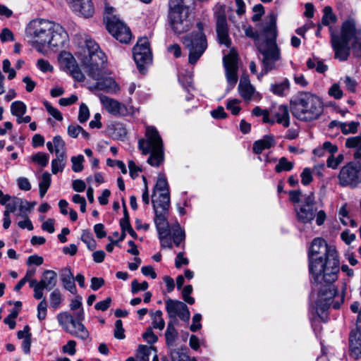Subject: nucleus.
<instances>
[{"label": "nucleus", "instance_id": "obj_63", "mask_svg": "<svg viewBox=\"0 0 361 361\" xmlns=\"http://www.w3.org/2000/svg\"><path fill=\"white\" fill-rule=\"evenodd\" d=\"M111 303V298H107L102 301H99V302H97L94 305V308L97 310H101L102 312H104L108 310V308L110 307Z\"/></svg>", "mask_w": 361, "mask_h": 361}, {"label": "nucleus", "instance_id": "obj_58", "mask_svg": "<svg viewBox=\"0 0 361 361\" xmlns=\"http://www.w3.org/2000/svg\"><path fill=\"white\" fill-rule=\"evenodd\" d=\"M202 319V315L199 313L195 314L192 317V324H191L190 329L192 332H196L201 329L202 324L200 323Z\"/></svg>", "mask_w": 361, "mask_h": 361}, {"label": "nucleus", "instance_id": "obj_18", "mask_svg": "<svg viewBox=\"0 0 361 361\" xmlns=\"http://www.w3.org/2000/svg\"><path fill=\"white\" fill-rule=\"evenodd\" d=\"M224 66L226 71V80L229 89H233L238 82V64L235 56L228 55L223 59Z\"/></svg>", "mask_w": 361, "mask_h": 361}, {"label": "nucleus", "instance_id": "obj_20", "mask_svg": "<svg viewBox=\"0 0 361 361\" xmlns=\"http://www.w3.org/2000/svg\"><path fill=\"white\" fill-rule=\"evenodd\" d=\"M152 204L154 202L160 203L163 196H167L169 198V207H170V195L169 191V185L166 178L163 175H159L154 186L152 193Z\"/></svg>", "mask_w": 361, "mask_h": 361}, {"label": "nucleus", "instance_id": "obj_42", "mask_svg": "<svg viewBox=\"0 0 361 361\" xmlns=\"http://www.w3.org/2000/svg\"><path fill=\"white\" fill-rule=\"evenodd\" d=\"M338 124L342 133L344 135H347L349 133H355L357 131V128L360 123L358 122L352 121L348 123H338Z\"/></svg>", "mask_w": 361, "mask_h": 361}, {"label": "nucleus", "instance_id": "obj_41", "mask_svg": "<svg viewBox=\"0 0 361 361\" xmlns=\"http://www.w3.org/2000/svg\"><path fill=\"white\" fill-rule=\"evenodd\" d=\"M152 350H155V348L145 345H140L137 355L139 361H149V357Z\"/></svg>", "mask_w": 361, "mask_h": 361}, {"label": "nucleus", "instance_id": "obj_1", "mask_svg": "<svg viewBox=\"0 0 361 361\" xmlns=\"http://www.w3.org/2000/svg\"><path fill=\"white\" fill-rule=\"evenodd\" d=\"M309 271L319 290V309L326 310L336 293L334 282L338 279L340 262L336 248L322 238H314L308 251Z\"/></svg>", "mask_w": 361, "mask_h": 361}, {"label": "nucleus", "instance_id": "obj_45", "mask_svg": "<svg viewBox=\"0 0 361 361\" xmlns=\"http://www.w3.org/2000/svg\"><path fill=\"white\" fill-rule=\"evenodd\" d=\"M240 101L238 99H232L227 101L226 109L229 110L233 115H238L241 108L239 106Z\"/></svg>", "mask_w": 361, "mask_h": 361}, {"label": "nucleus", "instance_id": "obj_3", "mask_svg": "<svg viewBox=\"0 0 361 361\" xmlns=\"http://www.w3.org/2000/svg\"><path fill=\"white\" fill-rule=\"evenodd\" d=\"M329 30L335 59L347 61L351 49L355 57H361V27H356L353 18H349L342 23L340 33L334 32L331 27Z\"/></svg>", "mask_w": 361, "mask_h": 361}, {"label": "nucleus", "instance_id": "obj_56", "mask_svg": "<svg viewBox=\"0 0 361 361\" xmlns=\"http://www.w3.org/2000/svg\"><path fill=\"white\" fill-rule=\"evenodd\" d=\"M131 288L133 293H136L140 290H146L148 288V283L143 281L140 283L137 280H133L131 283Z\"/></svg>", "mask_w": 361, "mask_h": 361}, {"label": "nucleus", "instance_id": "obj_16", "mask_svg": "<svg viewBox=\"0 0 361 361\" xmlns=\"http://www.w3.org/2000/svg\"><path fill=\"white\" fill-rule=\"evenodd\" d=\"M215 18L218 41L221 44H224L228 48L231 46V39L228 35V27L224 8L221 7L215 13Z\"/></svg>", "mask_w": 361, "mask_h": 361}, {"label": "nucleus", "instance_id": "obj_47", "mask_svg": "<svg viewBox=\"0 0 361 361\" xmlns=\"http://www.w3.org/2000/svg\"><path fill=\"white\" fill-rule=\"evenodd\" d=\"M44 106H45L47 112L52 116L57 121H62L63 116L61 113L55 107H54L49 102H44Z\"/></svg>", "mask_w": 361, "mask_h": 361}, {"label": "nucleus", "instance_id": "obj_61", "mask_svg": "<svg viewBox=\"0 0 361 361\" xmlns=\"http://www.w3.org/2000/svg\"><path fill=\"white\" fill-rule=\"evenodd\" d=\"M128 168L130 176L133 179L138 176V173L142 171L141 168L137 166L133 160L128 161Z\"/></svg>", "mask_w": 361, "mask_h": 361}, {"label": "nucleus", "instance_id": "obj_54", "mask_svg": "<svg viewBox=\"0 0 361 361\" xmlns=\"http://www.w3.org/2000/svg\"><path fill=\"white\" fill-rule=\"evenodd\" d=\"M301 182L304 185H309L313 180L312 171L310 168H305L301 173Z\"/></svg>", "mask_w": 361, "mask_h": 361}, {"label": "nucleus", "instance_id": "obj_14", "mask_svg": "<svg viewBox=\"0 0 361 361\" xmlns=\"http://www.w3.org/2000/svg\"><path fill=\"white\" fill-rule=\"evenodd\" d=\"M297 220L302 224L311 223L317 212V203L312 192L305 195L300 205L295 207Z\"/></svg>", "mask_w": 361, "mask_h": 361}, {"label": "nucleus", "instance_id": "obj_36", "mask_svg": "<svg viewBox=\"0 0 361 361\" xmlns=\"http://www.w3.org/2000/svg\"><path fill=\"white\" fill-rule=\"evenodd\" d=\"M81 240L86 244L87 248L93 250L97 247V243L92 233L89 231H84L81 235Z\"/></svg>", "mask_w": 361, "mask_h": 361}, {"label": "nucleus", "instance_id": "obj_38", "mask_svg": "<svg viewBox=\"0 0 361 361\" xmlns=\"http://www.w3.org/2000/svg\"><path fill=\"white\" fill-rule=\"evenodd\" d=\"M289 87L288 81L286 80L282 82L272 84L270 90L276 95L283 96L286 90Z\"/></svg>", "mask_w": 361, "mask_h": 361}, {"label": "nucleus", "instance_id": "obj_29", "mask_svg": "<svg viewBox=\"0 0 361 361\" xmlns=\"http://www.w3.org/2000/svg\"><path fill=\"white\" fill-rule=\"evenodd\" d=\"M172 242L173 244H174L176 246L178 247L181 245V243L183 242V244L182 245V247H185V231L180 227V224L177 223L173 228H172Z\"/></svg>", "mask_w": 361, "mask_h": 361}, {"label": "nucleus", "instance_id": "obj_24", "mask_svg": "<svg viewBox=\"0 0 361 361\" xmlns=\"http://www.w3.org/2000/svg\"><path fill=\"white\" fill-rule=\"evenodd\" d=\"M276 145L273 135H264L262 139L255 141L252 146L253 152L259 154L264 149H270Z\"/></svg>", "mask_w": 361, "mask_h": 361}, {"label": "nucleus", "instance_id": "obj_22", "mask_svg": "<svg viewBox=\"0 0 361 361\" xmlns=\"http://www.w3.org/2000/svg\"><path fill=\"white\" fill-rule=\"evenodd\" d=\"M287 105H280L274 110H271V115L274 123L282 125L284 128L290 126V114Z\"/></svg>", "mask_w": 361, "mask_h": 361}, {"label": "nucleus", "instance_id": "obj_62", "mask_svg": "<svg viewBox=\"0 0 361 361\" xmlns=\"http://www.w3.org/2000/svg\"><path fill=\"white\" fill-rule=\"evenodd\" d=\"M51 182V175L48 172H44L42 176L41 180L39 183V188L49 189Z\"/></svg>", "mask_w": 361, "mask_h": 361}, {"label": "nucleus", "instance_id": "obj_60", "mask_svg": "<svg viewBox=\"0 0 361 361\" xmlns=\"http://www.w3.org/2000/svg\"><path fill=\"white\" fill-rule=\"evenodd\" d=\"M189 260L187 257H184V252H180L177 254L175 259V266L177 269H179L182 265H188Z\"/></svg>", "mask_w": 361, "mask_h": 361}, {"label": "nucleus", "instance_id": "obj_49", "mask_svg": "<svg viewBox=\"0 0 361 361\" xmlns=\"http://www.w3.org/2000/svg\"><path fill=\"white\" fill-rule=\"evenodd\" d=\"M89 117H90L89 109L85 104L82 103L80 106L78 119L80 123H83L88 120Z\"/></svg>", "mask_w": 361, "mask_h": 361}, {"label": "nucleus", "instance_id": "obj_19", "mask_svg": "<svg viewBox=\"0 0 361 361\" xmlns=\"http://www.w3.org/2000/svg\"><path fill=\"white\" fill-rule=\"evenodd\" d=\"M100 101L105 109L112 116H123L127 114V108L117 100L106 96L100 97Z\"/></svg>", "mask_w": 361, "mask_h": 361}, {"label": "nucleus", "instance_id": "obj_5", "mask_svg": "<svg viewBox=\"0 0 361 361\" xmlns=\"http://www.w3.org/2000/svg\"><path fill=\"white\" fill-rule=\"evenodd\" d=\"M265 39L258 43L257 48L262 55L263 68L257 75L259 80L269 71L276 68V63L281 59V51L276 44V18L274 15L269 16V23L264 27Z\"/></svg>", "mask_w": 361, "mask_h": 361}, {"label": "nucleus", "instance_id": "obj_9", "mask_svg": "<svg viewBox=\"0 0 361 361\" xmlns=\"http://www.w3.org/2000/svg\"><path fill=\"white\" fill-rule=\"evenodd\" d=\"M160 203L154 202V224L161 248L172 249L171 228L168 222L169 198L163 196Z\"/></svg>", "mask_w": 361, "mask_h": 361}, {"label": "nucleus", "instance_id": "obj_55", "mask_svg": "<svg viewBox=\"0 0 361 361\" xmlns=\"http://www.w3.org/2000/svg\"><path fill=\"white\" fill-rule=\"evenodd\" d=\"M143 338L149 343L153 344L158 340V337L154 334L152 328H148L142 335Z\"/></svg>", "mask_w": 361, "mask_h": 361}, {"label": "nucleus", "instance_id": "obj_64", "mask_svg": "<svg viewBox=\"0 0 361 361\" xmlns=\"http://www.w3.org/2000/svg\"><path fill=\"white\" fill-rule=\"evenodd\" d=\"M37 66L41 71L44 73L51 71L53 69L49 61L42 59L37 60Z\"/></svg>", "mask_w": 361, "mask_h": 361}, {"label": "nucleus", "instance_id": "obj_6", "mask_svg": "<svg viewBox=\"0 0 361 361\" xmlns=\"http://www.w3.org/2000/svg\"><path fill=\"white\" fill-rule=\"evenodd\" d=\"M324 110L323 102L315 94L301 92L291 99L290 111L293 117L303 122H310L318 119Z\"/></svg>", "mask_w": 361, "mask_h": 361}, {"label": "nucleus", "instance_id": "obj_21", "mask_svg": "<svg viewBox=\"0 0 361 361\" xmlns=\"http://www.w3.org/2000/svg\"><path fill=\"white\" fill-rule=\"evenodd\" d=\"M63 63L67 72L78 82H83L85 80V75L80 69L76 61L71 54L63 59Z\"/></svg>", "mask_w": 361, "mask_h": 361}, {"label": "nucleus", "instance_id": "obj_43", "mask_svg": "<svg viewBox=\"0 0 361 361\" xmlns=\"http://www.w3.org/2000/svg\"><path fill=\"white\" fill-rule=\"evenodd\" d=\"M36 204L35 202H29L27 200H24L22 199V202L19 204V210H20V216L23 217H25L27 216V213L30 212L35 205Z\"/></svg>", "mask_w": 361, "mask_h": 361}, {"label": "nucleus", "instance_id": "obj_7", "mask_svg": "<svg viewBox=\"0 0 361 361\" xmlns=\"http://www.w3.org/2000/svg\"><path fill=\"white\" fill-rule=\"evenodd\" d=\"M194 0H169L168 23L176 35L188 32L193 25L190 7Z\"/></svg>", "mask_w": 361, "mask_h": 361}, {"label": "nucleus", "instance_id": "obj_32", "mask_svg": "<svg viewBox=\"0 0 361 361\" xmlns=\"http://www.w3.org/2000/svg\"><path fill=\"white\" fill-rule=\"evenodd\" d=\"M178 333L172 322H169L165 333L166 343L167 345H172L177 337Z\"/></svg>", "mask_w": 361, "mask_h": 361}, {"label": "nucleus", "instance_id": "obj_48", "mask_svg": "<svg viewBox=\"0 0 361 361\" xmlns=\"http://www.w3.org/2000/svg\"><path fill=\"white\" fill-rule=\"evenodd\" d=\"M192 290L193 288L191 285H186L182 290V296L183 300L190 305L195 303V298L190 296Z\"/></svg>", "mask_w": 361, "mask_h": 361}, {"label": "nucleus", "instance_id": "obj_8", "mask_svg": "<svg viewBox=\"0 0 361 361\" xmlns=\"http://www.w3.org/2000/svg\"><path fill=\"white\" fill-rule=\"evenodd\" d=\"M145 138L138 140V149L144 155L149 154L147 163L152 166L158 167L164 162V152L162 139L154 126H147Z\"/></svg>", "mask_w": 361, "mask_h": 361}, {"label": "nucleus", "instance_id": "obj_59", "mask_svg": "<svg viewBox=\"0 0 361 361\" xmlns=\"http://www.w3.org/2000/svg\"><path fill=\"white\" fill-rule=\"evenodd\" d=\"M344 84L346 89L350 92H355L357 82L355 80L353 79L350 76H345L344 79Z\"/></svg>", "mask_w": 361, "mask_h": 361}, {"label": "nucleus", "instance_id": "obj_51", "mask_svg": "<svg viewBox=\"0 0 361 361\" xmlns=\"http://www.w3.org/2000/svg\"><path fill=\"white\" fill-rule=\"evenodd\" d=\"M47 303L44 298L37 305V318L39 320L42 321L47 317Z\"/></svg>", "mask_w": 361, "mask_h": 361}, {"label": "nucleus", "instance_id": "obj_44", "mask_svg": "<svg viewBox=\"0 0 361 361\" xmlns=\"http://www.w3.org/2000/svg\"><path fill=\"white\" fill-rule=\"evenodd\" d=\"M49 300L51 307L54 309L58 308L62 300L60 290L59 289H55L51 292L49 296Z\"/></svg>", "mask_w": 361, "mask_h": 361}, {"label": "nucleus", "instance_id": "obj_4", "mask_svg": "<svg viewBox=\"0 0 361 361\" xmlns=\"http://www.w3.org/2000/svg\"><path fill=\"white\" fill-rule=\"evenodd\" d=\"M26 37L39 47L62 48L68 40V35L59 24L43 18H35L25 27Z\"/></svg>", "mask_w": 361, "mask_h": 361}, {"label": "nucleus", "instance_id": "obj_39", "mask_svg": "<svg viewBox=\"0 0 361 361\" xmlns=\"http://www.w3.org/2000/svg\"><path fill=\"white\" fill-rule=\"evenodd\" d=\"M53 143L56 155H60L62 153L66 154V144L60 135H56L53 137Z\"/></svg>", "mask_w": 361, "mask_h": 361}, {"label": "nucleus", "instance_id": "obj_40", "mask_svg": "<svg viewBox=\"0 0 361 361\" xmlns=\"http://www.w3.org/2000/svg\"><path fill=\"white\" fill-rule=\"evenodd\" d=\"M31 159L33 162L44 168L47 166L49 163V156L44 152H37L32 156Z\"/></svg>", "mask_w": 361, "mask_h": 361}, {"label": "nucleus", "instance_id": "obj_57", "mask_svg": "<svg viewBox=\"0 0 361 361\" xmlns=\"http://www.w3.org/2000/svg\"><path fill=\"white\" fill-rule=\"evenodd\" d=\"M0 39L2 42L14 41L13 33L7 27L4 28L0 34Z\"/></svg>", "mask_w": 361, "mask_h": 361}, {"label": "nucleus", "instance_id": "obj_27", "mask_svg": "<svg viewBox=\"0 0 361 361\" xmlns=\"http://www.w3.org/2000/svg\"><path fill=\"white\" fill-rule=\"evenodd\" d=\"M345 145L347 148L355 149L353 154L355 159L361 160V134L347 138Z\"/></svg>", "mask_w": 361, "mask_h": 361}, {"label": "nucleus", "instance_id": "obj_25", "mask_svg": "<svg viewBox=\"0 0 361 361\" xmlns=\"http://www.w3.org/2000/svg\"><path fill=\"white\" fill-rule=\"evenodd\" d=\"M61 281L63 288L73 294L77 293V289L74 282V276L70 268H65L61 271Z\"/></svg>", "mask_w": 361, "mask_h": 361}, {"label": "nucleus", "instance_id": "obj_37", "mask_svg": "<svg viewBox=\"0 0 361 361\" xmlns=\"http://www.w3.org/2000/svg\"><path fill=\"white\" fill-rule=\"evenodd\" d=\"M293 163L288 161L286 157H281L279 164L275 167V171L276 173H281L282 171H290L293 168Z\"/></svg>", "mask_w": 361, "mask_h": 361}, {"label": "nucleus", "instance_id": "obj_31", "mask_svg": "<svg viewBox=\"0 0 361 361\" xmlns=\"http://www.w3.org/2000/svg\"><path fill=\"white\" fill-rule=\"evenodd\" d=\"M162 312L161 310H157L154 312H151V319L152 320V328L163 330L165 326V322L162 317Z\"/></svg>", "mask_w": 361, "mask_h": 361}, {"label": "nucleus", "instance_id": "obj_26", "mask_svg": "<svg viewBox=\"0 0 361 361\" xmlns=\"http://www.w3.org/2000/svg\"><path fill=\"white\" fill-rule=\"evenodd\" d=\"M39 281L41 286H44L47 290H50L56 285V273L52 270H45L43 272L42 279Z\"/></svg>", "mask_w": 361, "mask_h": 361}, {"label": "nucleus", "instance_id": "obj_2", "mask_svg": "<svg viewBox=\"0 0 361 361\" xmlns=\"http://www.w3.org/2000/svg\"><path fill=\"white\" fill-rule=\"evenodd\" d=\"M79 49L76 55L87 75L97 81L96 87L106 91L118 89V85L113 79L106 78L102 80L106 56L99 45L92 39H86Z\"/></svg>", "mask_w": 361, "mask_h": 361}, {"label": "nucleus", "instance_id": "obj_46", "mask_svg": "<svg viewBox=\"0 0 361 361\" xmlns=\"http://www.w3.org/2000/svg\"><path fill=\"white\" fill-rule=\"evenodd\" d=\"M84 161V157L81 154L77 157H71L72 170L74 172H80L83 169L82 162Z\"/></svg>", "mask_w": 361, "mask_h": 361}, {"label": "nucleus", "instance_id": "obj_33", "mask_svg": "<svg viewBox=\"0 0 361 361\" xmlns=\"http://www.w3.org/2000/svg\"><path fill=\"white\" fill-rule=\"evenodd\" d=\"M336 16L334 14L332 8L330 6H326L324 8V15L322 19V25L329 26L330 24L336 23Z\"/></svg>", "mask_w": 361, "mask_h": 361}, {"label": "nucleus", "instance_id": "obj_10", "mask_svg": "<svg viewBox=\"0 0 361 361\" xmlns=\"http://www.w3.org/2000/svg\"><path fill=\"white\" fill-rule=\"evenodd\" d=\"M197 31L192 32L183 37L182 42L188 50V62L194 65L203 55L207 48V40L204 35V25L198 22L196 25Z\"/></svg>", "mask_w": 361, "mask_h": 361}, {"label": "nucleus", "instance_id": "obj_52", "mask_svg": "<svg viewBox=\"0 0 361 361\" xmlns=\"http://www.w3.org/2000/svg\"><path fill=\"white\" fill-rule=\"evenodd\" d=\"M329 94L336 99H339L343 97V91L338 84L334 83L329 88Z\"/></svg>", "mask_w": 361, "mask_h": 361}, {"label": "nucleus", "instance_id": "obj_35", "mask_svg": "<svg viewBox=\"0 0 361 361\" xmlns=\"http://www.w3.org/2000/svg\"><path fill=\"white\" fill-rule=\"evenodd\" d=\"M172 361H197L195 358L190 359V357L180 349L172 350L170 353Z\"/></svg>", "mask_w": 361, "mask_h": 361}, {"label": "nucleus", "instance_id": "obj_17", "mask_svg": "<svg viewBox=\"0 0 361 361\" xmlns=\"http://www.w3.org/2000/svg\"><path fill=\"white\" fill-rule=\"evenodd\" d=\"M238 89L240 95L246 102H259L262 97L260 93L256 92L247 76L240 78Z\"/></svg>", "mask_w": 361, "mask_h": 361}, {"label": "nucleus", "instance_id": "obj_53", "mask_svg": "<svg viewBox=\"0 0 361 361\" xmlns=\"http://www.w3.org/2000/svg\"><path fill=\"white\" fill-rule=\"evenodd\" d=\"M22 202V199L16 197H11V200L6 203V209L13 213L19 204Z\"/></svg>", "mask_w": 361, "mask_h": 361}, {"label": "nucleus", "instance_id": "obj_23", "mask_svg": "<svg viewBox=\"0 0 361 361\" xmlns=\"http://www.w3.org/2000/svg\"><path fill=\"white\" fill-rule=\"evenodd\" d=\"M73 11L84 18L92 17L94 13V7L92 0H79L78 2L72 3Z\"/></svg>", "mask_w": 361, "mask_h": 361}, {"label": "nucleus", "instance_id": "obj_13", "mask_svg": "<svg viewBox=\"0 0 361 361\" xmlns=\"http://www.w3.org/2000/svg\"><path fill=\"white\" fill-rule=\"evenodd\" d=\"M342 187L355 188L361 183V160H355L343 166L338 176Z\"/></svg>", "mask_w": 361, "mask_h": 361}, {"label": "nucleus", "instance_id": "obj_30", "mask_svg": "<svg viewBox=\"0 0 361 361\" xmlns=\"http://www.w3.org/2000/svg\"><path fill=\"white\" fill-rule=\"evenodd\" d=\"M67 155L61 154L56 155V157L51 161V172L53 174H56L59 172H62L66 164Z\"/></svg>", "mask_w": 361, "mask_h": 361}, {"label": "nucleus", "instance_id": "obj_15", "mask_svg": "<svg viewBox=\"0 0 361 361\" xmlns=\"http://www.w3.org/2000/svg\"><path fill=\"white\" fill-rule=\"evenodd\" d=\"M133 53L137 68L142 72L145 66L150 63L152 60L148 39L147 37L140 38L133 47Z\"/></svg>", "mask_w": 361, "mask_h": 361}, {"label": "nucleus", "instance_id": "obj_50", "mask_svg": "<svg viewBox=\"0 0 361 361\" xmlns=\"http://www.w3.org/2000/svg\"><path fill=\"white\" fill-rule=\"evenodd\" d=\"M333 155L334 154L329 156L326 161V165L329 168L336 169L343 161L344 157L343 154H339L337 157H334Z\"/></svg>", "mask_w": 361, "mask_h": 361}, {"label": "nucleus", "instance_id": "obj_34", "mask_svg": "<svg viewBox=\"0 0 361 361\" xmlns=\"http://www.w3.org/2000/svg\"><path fill=\"white\" fill-rule=\"evenodd\" d=\"M26 110V105L21 101H15L11 105V112L16 117L24 115Z\"/></svg>", "mask_w": 361, "mask_h": 361}, {"label": "nucleus", "instance_id": "obj_11", "mask_svg": "<svg viewBox=\"0 0 361 361\" xmlns=\"http://www.w3.org/2000/svg\"><path fill=\"white\" fill-rule=\"evenodd\" d=\"M75 317L68 312H63L59 313L56 318L66 332L81 340L87 339L90 336L89 331L81 322L85 317L83 309L76 312Z\"/></svg>", "mask_w": 361, "mask_h": 361}, {"label": "nucleus", "instance_id": "obj_28", "mask_svg": "<svg viewBox=\"0 0 361 361\" xmlns=\"http://www.w3.org/2000/svg\"><path fill=\"white\" fill-rule=\"evenodd\" d=\"M184 302L179 300H174L168 299L166 300V310L168 313L169 317L174 319L177 317L179 312L182 310Z\"/></svg>", "mask_w": 361, "mask_h": 361}, {"label": "nucleus", "instance_id": "obj_12", "mask_svg": "<svg viewBox=\"0 0 361 361\" xmlns=\"http://www.w3.org/2000/svg\"><path fill=\"white\" fill-rule=\"evenodd\" d=\"M114 8L106 7L104 21L109 32L118 41L128 44L132 38L130 29L118 18L113 14Z\"/></svg>", "mask_w": 361, "mask_h": 361}]
</instances>
